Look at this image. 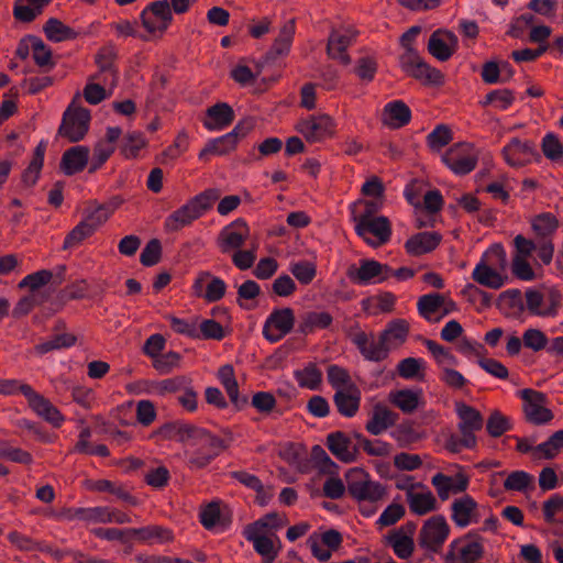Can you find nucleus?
Masks as SVG:
<instances>
[{"label":"nucleus","instance_id":"28","mask_svg":"<svg viewBox=\"0 0 563 563\" xmlns=\"http://www.w3.org/2000/svg\"><path fill=\"white\" fill-rule=\"evenodd\" d=\"M88 159V147L82 145L73 146L64 152L60 161V168L65 175L71 176L81 172L87 166Z\"/></svg>","mask_w":563,"mask_h":563},{"label":"nucleus","instance_id":"41","mask_svg":"<svg viewBox=\"0 0 563 563\" xmlns=\"http://www.w3.org/2000/svg\"><path fill=\"white\" fill-rule=\"evenodd\" d=\"M261 531L262 530H253V527L247 526L244 536L247 541L253 543L254 550L258 554L274 559L276 555L274 542L267 536L261 534Z\"/></svg>","mask_w":563,"mask_h":563},{"label":"nucleus","instance_id":"42","mask_svg":"<svg viewBox=\"0 0 563 563\" xmlns=\"http://www.w3.org/2000/svg\"><path fill=\"white\" fill-rule=\"evenodd\" d=\"M294 375L300 387L311 390L318 389L322 380V373L313 363L295 371Z\"/></svg>","mask_w":563,"mask_h":563},{"label":"nucleus","instance_id":"4","mask_svg":"<svg viewBox=\"0 0 563 563\" xmlns=\"http://www.w3.org/2000/svg\"><path fill=\"white\" fill-rule=\"evenodd\" d=\"M399 62L402 70L416 79L434 85L442 81L441 71L428 65L415 47L404 48Z\"/></svg>","mask_w":563,"mask_h":563},{"label":"nucleus","instance_id":"20","mask_svg":"<svg viewBox=\"0 0 563 563\" xmlns=\"http://www.w3.org/2000/svg\"><path fill=\"white\" fill-rule=\"evenodd\" d=\"M298 131L309 142H319L332 134L333 121L327 114L310 115L298 124Z\"/></svg>","mask_w":563,"mask_h":563},{"label":"nucleus","instance_id":"33","mask_svg":"<svg viewBox=\"0 0 563 563\" xmlns=\"http://www.w3.org/2000/svg\"><path fill=\"white\" fill-rule=\"evenodd\" d=\"M397 413L389 410L387 407L377 404L372 412L369 420L366 423V430L373 435H379L389 427L395 424Z\"/></svg>","mask_w":563,"mask_h":563},{"label":"nucleus","instance_id":"61","mask_svg":"<svg viewBox=\"0 0 563 563\" xmlns=\"http://www.w3.org/2000/svg\"><path fill=\"white\" fill-rule=\"evenodd\" d=\"M53 278V273L48 269H41L26 275L20 283L19 287H29L32 291L38 290L47 285Z\"/></svg>","mask_w":563,"mask_h":563},{"label":"nucleus","instance_id":"45","mask_svg":"<svg viewBox=\"0 0 563 563\" xmlns=\"http://www.w3.org/2000/svg\"><path fill=\"white\" fill-rule=\"evenodd\" d=\"M76 336L71 333H56L45 342H42L35 346L38 354H46L48 352L62 349H68L75 345Z\"/></svg>","mask_w":563,"mask_h":563},{"label":"nucleus","instance_id":"1","mask_svg":"<svg viewBox=\"0 0 563 563\" xmlns=\"http://www.w3.org/2000/svg\"><path fill=\"white\" fill-rule=\"evenodd\" d=\"M223 432L225 439H220L205 429L187 423H167L162 428V433L165 437L173 438L176 441L191 446H197V450H202L213 456H218L233 439L230 430H224Z\"/></svg>","mask_w":563,"mask_h":563},{"label":"nucleus","instance_id":"46","mask_svg":"<svg viewBox=\"0 0 563 563\" xmlns=\"http://www.w3.org/2000/svg\"><path fill=\"white\" fill-rule=\"evenodd\" d=\"M390 401L402 412H413L419 406V394L411 389H400L390 394Z\"/></svg>","mask_w":563,"mask_h":563},{"label":"nucleus","instance_id":"14","mask_svg":"<svg viewBox=\"0 0 563 563\" xmlns=\"http://www.w3.org/2000/svg\"><path fill=\"white\" fill-rule=\"evenodd\" d=\"M352 343L357 347L363 357L371 362L384 361L390 351V347L385 341L378 336L376 339L374 334H367L364 331H358L352 334Z\"/></svg>","mask_w":563,"mask_h":563},{"label":"nucleus","instance_id":"58","mask_svg":"<svg viewBox=\"0 0 563 563\" xmlns=\"http://www.w3.org/2000/svg\"><path fill=\"white\" fill-rule=\"evenodd\" d=\"M198 328V339L220 341L225 336L223 327L213 319H205Z\"/></svg>","mask_w":563,"mask_h":563},{"label":"nucleus","instance_id":"63","mask_svg":"<svg viewBox=\"0 0 563 563\" xmlns=\"http://www.w3.org/2000/svg\"><path fill=\"white\" fill-rule=\"evenodd\" d=\"M291 274L303 285H308L316 277V265L308 261H299L290 265Z\"/></svg>","mask_w":563,"mask_h":563},{"label":"nucleus","instance_id":"48","mask_svg":"<svg viewBox=\"0 0 563 563\" xmlns=\"http://www.w3.org/2000/svg\"><path fill=\"white\" fill-rule=\"evenodd\" d=\"M543 517L548 523L563 525V496L554 494L543 503Z\"/></svg>","mask_w":563,"mask_h":563},{"label":"nucleus","instance_id":"9","mask_svg":"<svg viewBox=\"0 0 563 563\" xmlns=\"http://www.w3.org/2000/svg\"><path fill=\"white\" fill-rule=\"evenodd\" d=\"M294 325L295 314L292 309H275L271 312L264 323L263 335L268 342L276 343L286 334L290 333Z\"/></svg>","mask_w":563,"mask_h":563},{"label":"nucleus","instance_id":"5","mask_svg":"<svg viewBox=\"0 0 563 563\" xmlns=\"http://www.w3.org/2000/svg\"><path fill=\"white\" fill-rule=\"evenodd\" d=\"M355 231L368 245L374 247L385 244L391 235L390 223L384 216L360 217Z\"/></svg>","mask_w":563,"mask_h":563},{"label":"nucleus","instance_id":"16","mask_svg":"<svg viewBox=\"0 0 563 563\" xmlns=\"http://www.w3.org/2000/svg\"><path fill=\"white\" fill-rule=\"evenodd\" d=\"M250 233V229L244 220L236 219L225 225L218 238V246L223 254L241 249Z\"/></svg>","mask_w":563,"mask_h":563},{"label":"nucleus","instance_id":"25","mask_svg":"<svg viewBox=\"0 0 563 563\" xmlns=\"http://www.w3.org/2000/svg\"><path fill=\"white\" fill-rule=\"evenodd\" d=\"M233 120V109L225 102H218L207 109L203 125L209 131H219L229 126Z\"/></svg>","mask_w":563,"mask_h":563},{"label":"nucleus","instance_id":"19","mask_svg":"<svg viewBox=\"0 0 563 563\" xmlns=\"http://www.w3.org/2000/svg\"><path fill=\"white\" fill-rule=\"evenodd\" d=\"M196 296L206 299L208 302L220 300L227 290L225 282L210 272H201L192 285Z\"/></svg>","mask_w":563,"mask_h":563},{"label":"nucleus","instance_id":"8","mask_svg":"<svg viewBox=\"0 0 563 563\" xmlns=\"http://www.w3.org/2000/svg\"><path fill=\"white\" fill-rule=\"evenodd\" d=\"M523 401V411L529 422L545 424L553 419V413L545 408L547 396L534 389L526 388L518 391Z\"/></svg>","mask_w":563,"mask_h":563},{"label":"nucleus","instance_id":"23","mask_svg":"<svg viewBox=\"0 0 563 563\" xmlns=\"http://www.w3.org/2000/svg\"><path fill=\"white\" fill-rule=\"evenodd\" d=\"M442 236L438 232H419L410 236L405 243V249L408 254L412 256H420L437 249L440 244Z\"/></svg>","mask_w":563,"mask_h":563},{"label":"nucleus","instance_id":"11","mask_svg":"<svg viewBox=\"0 0 563 563\" xmlns=\"http://www.w3.org/2000/svg\"><path fill=\"white\" fill-rule=\"evenodd\" d=\"M358 432L345 433L334 431L327 437V446L330 452L344 463H352L361 450V442L355 438Z\"/></svg>","mask_w":563,"mask_h":563},{"label":"nucleus","instance_id":"55","mask_svg":"<svg viewBox=\"0 0 563 563\" xmlns=\"http://www.w3.org/2000/svg\"><path fill=\"white\" fill-rule=\"evenodd\" d=\"M389 542L398 558L407 559L412 554L415 543L410 536H404L400 531H395L389 537Z\"/></svg>","mask_w":563,"mask_h":563},{"label":"nucleus","instance_id":"52","mask_svg":"<svg viewBox=\"0 0 563 563\" xmlns=\"http://www.w3.org/2000/svg\"><path fill=\"white\" fill-rule=\"evenodd\" d=\"M426 361L420 357H407L398 363L397 371L405 379L421 378V371L424 369Z\"/></svg>","mask_w":563,"mask_h":563},{"label":"nucleus","instance_id":"22","mask_svg":"<svg viewBox=\"0 0 563 563\" xmlns=\"http://www.w3.org/2000/svg\"><path fill=\"white\" fill-rule=\"evenodd\" d=\"M362 393L356 385H350L347 388H339L333 395V402L343 417H354L361 405Z\"/></svg>","mask_w":563,"mask_h":563},{"label":"nucleus","instance_id":"51","mask_svg":"<svg viewBox=\"0 0 563 563\" xmlns=\"http://www.w3.org/2000/svg\"><path fill=\"white\" fill-rule=\"evenodd\" d=\"M550 341L544 332L534 328L527 329L522 334L523 346L533 352L542 350L548 352Z\"/></svg>","mask_w":563,"mask_h":563},{"label":"nucleus","instance_id":"35","mask_svg":"<svg viewBox=\"0 0 563 563\" xmlns=\"http://www.w3.org/2000/svg\"><path fill=\"white\" fill-rule=\"evenodd\" d=\"M445 303V297L439 292H429L418 299L417 308L419 314L429 322H439L441 316L432 318V314L439 312Z\"/></svg>","mask_w":563,"mask_h":563},{"label":"nucleus","instance_id":"10","mask_svg":"<svg viewBox=\"0 0 563 563\" xmlns=\"http://www.w3.org/2000/svg\"><path fill=\"white\" fill-rule=\"evenodd\" d=\"M449 526L442 516L428 519L420 530L418 543L427 552H438L449 536Z\"/></svg>","mask_w":563,"mask_h":563},{"label":"nucleus","instance_id":"27","mask_svg":"<svg viewBox=\"0 0 563 563\" xmlns=\"http://www.w3.org/2000/svg\"><path fill=\"white\" fill-rule=\"evenodd\" d=\"M383 123L393 129H399L411 120V110L402 100H393L385 104Z\"/></svg>","mask_w":563,"mask_h":563},{"label":"nucleus","instance_id":"7","mask_svg":"<svg viewBox=\"0 0 563 563\" xmlns=\"http://www.w3.org/2000/svg\"><path fill=\"white\" fill-rule=\"evenodd\" d=\"M141 20L148 33L165 32L173 21L169 0L148 3L141 12Z\"/></svg>","mask_w":563,"mask_h":563},{"label":"nucleus","instance_id":"26","mask_svg":"<svg viewBox=\"0 0 563 563\" xmlns=\"http://www.w3.org/2000/svg\"><path fill=\"white\" fill-rule=\"evenodd\" d=\"M355 33L345 30V31H332L327 46L328 55L331 58L339 59L344 65L350 63V56L345 53L346 48L351 45Z\"/></svg>","mask_w":563,"mask_h":563},{"label":"nucleus","instance_id":"43","mask_svg":"<svg viewBox=\"0 0 563 563\" xmlns=\"http://www.w3.org/2000/svg\"><path fill=\"white\" fill-rule=\"evenodd\" d=\"M515 101L514 92L509 89H494L489 91L479 103L483 107L492 106L497 110H507Z\"/></svg>","mask_w":563,"mask_h":563},{"label":"nucleus","instance_id":"50","mask_svg":"<svg viewBox=\"0 0 563 563\" xmlns=\"http://www.w3.org/2000/svg\"><path fill=\"white\" fill-rule=\"evenodd\" d=\"M511 429L512 423L510 419L498 410L493 411L487 419L486 430L493 438H498Z\"/></svg>","mask_w":563,"mask_h":563},{"label":"nucleus","instance_id":"39","mask_svg":"<svg viewBox=\"0 0 563 563\" xmlns=\"http://www.w3.org/2000/svg\"><path fill=\"white\" fill-rule=\"evenodd\" d=\"M531 228L538 240H551L559 228V220L550 212H543L531 220Z\"/></svg>","mask_w":563,"mask_h":563},{"label":"nucleus","instance_id":"30","mask_svg":"<svg viewBox=\"0 0 563 563\" xmlns=\"http://www.w3.org/2000/svg\"><path fill=\"white\" fill-rule=\"evenodd\" d=\"M295 34V20H288L280 29L272 48L266 53L267 63L275 62L278 57L286 55L291 46Z\"/></svg>","mask_w":563,"mask_h":563},{"label":"nucleus","instance_id":"18","mask_svg":"<svg viewBox=\"0 0 563 563\" xmlns=\"http://www.w3.org/2000/svg\"><path fill=\"white\" fill-rule=\"evenodd\" d=\"M428 52L438 60L445 62L452 57L459 47L457 36L450 31L437 30L428 41Z\"/></svg>","mask_w":563,"mask_h":563},{"label":"nucleus","instance_id":"57","mask_svg":"<svg viewBox=\"0 0 563 563\" xmlns=\"http://www.w3.org/2000/svg\"><path fill=\"white\" fill-rule=\"evenodd\" d=\"M95 231L88 221H80L65 238L64 250H68L79 244L86 238L90 236Z\"/></svg>","mask_w":563,"mask_h":563},{"label":"nucleus","instance_id":"59","mask_svg":"<svg viewBox=\"0 0 563 563\" xmlns=\"http://www.w3.org/2000/svg\"><path fill=\"white\" fill-rule=\"evenodd\" d=\"M532 482L533 476L529 473L525 471H514L504 482V487L507 490L523 492L532 484Z\"/></svg>","mask_w":563,"mask_h":563},{"label":"nucleus","instance_id":"49","mask_svg":"<svg viewBox=\"0 0 563 563\" xmlns=\"http://www.w3.org/2000/svg\"><path fill=\"white\" fill-rule=\"evenodd\" d=\"M236 143L233 140V136L229 133L210 140L205 148L200 152L199 157L203 158L208 154H217L223 155L234 148Z\"/></svg>","mask_w":563,"mask_h":563},{"label":"nucleus","instance_id":"32","mask_svg":"<svg viewBox=\"0 0 563 563\" xmlns=\"http://www.w3.org/2000/svg\"><path fill=\"white\" fill-rule=\"evenodd\" d=\"M472 278L479 285L499 289L507 283V277L503 276L497 269L488 266L484 260H481L472 272Z\"/></svg>","mask_w":563,"mask_h":563},{"label":"nucleus","instance_id":"21","mask_svg":"<svg viewBox=\"0 0 563 563\" xmlns=\"http://www.w3.org/2000/svg\"><path fill=\"white\" fill-rule=\"evenodd\" d=\"M504 157L510 166H523L531 162L533 157H539V153L533 142H521L519 139H512L503 150Z\"/></svg>","mask_w":563,"mask_h":563},{"label":"nucleus","instance_id":"2","mask_svg":"<svg viewBox=\"0 0 563 563\" xmlns=\"http://www.w3.org/2000/svg\"><path fill=\"white\" fill-rule=\"evenodd\" d=\"M441 159L455 175L464 176L475 169L478 154L473 144L460 142L450 146Z\"/></svg>","mask_w":563,"mask_h":563},{"label":"nucleus","instance_id":"44","mask_svg":"<svg viewBox=\"0 0 563 563\" xmlns=\"http://www.w3.org/2000/svg\"><path fill=\"white\" fill-rule=\"evenodd\" d=\"M27 41H30L36 65L42 68H52L54 66L52 51L43 40L34 35H27Z\"/></svg>","mask_w":563,"mask_h":563},{"label":"nucleus","instance_id":"37","mask_svg":"<svg viewBox=\"0 0 563 563\" xmlns=\"http://www.w3.org/2000/svg\"><path fill=\"white\" fill-rule=\"evenodd\" d=\"M406 496L410 510L416 515L423 516L437 507V499L430 490L424 493L408 490Z\"/></svg>","mask_w":563,"mask_h":563},{"label":"nucleus","instance_id":"6","mask_svg":"<svg viewBox=\"0 0 563 563\" xmlns=\"http://www.w3.org/2000/svg\"><path fill=\"white\" fill-rule=\"evenodd\" d=\"M349 494L360 501L375 503L383 498L384 487L367 479V475L361 470H351L346 474Z\"/></svg>","mask_w":563,"mask_h":563},{"label":"nucleus","instance_id":"3","mask_svg":"<svg viewBox=\"0 0 563 563\" xmlns=\"http://www.w3.org/2000/svg\"><path fill=\"white\" fill-rule=\"evenodd\" d=\"M393 268L372 258H362L358 266L347 268L349 279L358 286H368L383 283L391 277Z\"/></svg>","mask_w":563,"mask_h":563},{"label":"nucleus","instance_id":"62","mask_svg":"<svg viewBox=\"0 0 563 563\" xmlns=\"http://www.w3.org/2000/svg\"><path fill=\"white\" fill-rule=\"evenodd\" d=\"M200 522L209 530L223 523L222 512L218 503L212 501L200 511Z\"/></svg>","mask_w":563,"mask_h":563},{"label":"nucleus","instance_id":"12","mask_svg":"<svg viewBox=\"0 0 563 563\" xmlns=\"http://www.w3.org/2000/svg\"><path fill=\"white\" fill-rule=\"evenodd\" d=\"M21 394L26 398L30 408L46 422L58 428L64 421L60 411L47 398L35 391L30 385L20 387Z\"/></svg>","mask_w":563,"mask_h":563},{"label":"nucleus","instance_id":"54","mask_svg":"<svg viewBox=\"0 0 563 563\" xmlns=\"http://www.w3.org/2000/svg\"><path fill=\"white\" fill-rule=\"evenodd\" d=\"M482 260L488 264V266L499 271H505L507 263V255L504 246L500 243L493 244L484 254Z\"/></svg>","mask_w":563,"mask_h":563},{"label":"nucleus","instance_id":"34","mask_svg":"<svg viewBox=\"0 0 563 563\" xmlns=\"http://www.w3.org/2000/svg\"><path fill=\"white\" fill-rule=\"evenodd\" d=\"M333 318L327 311H307L300 316L297 331L307 335L318 329H328Z\"/></svg>","mask_w":563,"mask_h":563},{"label":"nucleus","instance_id":"31","mask_svg":"<svg viewBox=\"0 0 563 563\" xmlns=\"http://www.w3.org/2000/svg\"><path fill=\"white\" fill-rule=\"evenodd\" d=\"M129 541L135 539L140 542L153 544L172 540L170 530L161 526H146L142 528H128Z\"/></svg>","mask_w":563,"mask_h":563},{"label":"nucleus","instance_id":"15","mask_svg":"<svg viewBox=\"0 0 563 563\" xmlns=\"http://www.w3.org/2000/svg\"><path fill=\"white\" fill-rule=\"evenodd\" d=\"M560 307V299L555 294H550L545 297L539 290L528 288L526 290V303L525 309L530 314L536 317H554L558 313Z\"/></svg>","mask_w":563,"mask_h":563},{"label":"nucleus","instance_id":"53","mask_svg":"<svg viewBox=\"0 0 563 563\" xmlns=\"http://www.w3.org/2000/svg\"><path fill=\"white\" fill-rule=\"evenodd\" d=\"M563 449V429L555 431L545 442L534 448V453L545 459H552Z\"/></svg>","mask_w":563,"mask_h":563},{"label":"nucleus","instance_id":"47","mask_svg":"<svg viewBox=\"0 0 563 563\" xmlns=\"http://www.w3.org/2000/svg\"><path fill=\"white\" fill-rule=\"evenodd\" d=\"M46 144L41 141L34 151L33 158L23 174V181L30 186L34 185L38 178V174L43 167Z\"/></svg>","mask_w":563,"mask_h":563},{"label":"nucleus","instance_id":"40","mask_svg":"<svg viewBox=\"0 0 563 563\" xmlns=\"http://www.w3.org/2000/svg\"><path fill=\"white\" fill-rule=\"evenodd\" d=\"M408 332V323L402 319H396L390 321L379 335L391 349L393 346L404 343L407 339Z\"/></svg>","mask_w":563,"mask_h":563},{"label":"nucleus","instance_id":"36","mask_svg":"<svg viewBox=\"0 0 563 563\" xmlns=\"http://www.w3.org/2000/svg\"><path fill=\"white\" fill-rule=\"evenodd\" d=\"M69 518L92 523H111L110 508L104 506L69 509Z\"/></svg>","mask_w":563,"mask_h":563},{"label":"nucleus","instance_id":"60","mask_svg":"<svg viewBox=\"0 0 563 563\" xmlns=\"http://www.w3.org/2000/svg\"><path fill=\"white\" fill-rule=\"evenodd\" d=\"M329 384L338 390L339 388H347L350 385H355L349 372L339 365H330L327 371Z\"/></svg>","mask_w":563,"mask_h":563},{"label":"nucleus","instance_id":"29","mask_svg":"<svg viewBox=\"0 0 563 563\" xmlns=\"http://www.w3.org/2000/svg\"><path fill=\"white\" fill-rule=\"evenodd\" d=\"M452 520L457 527L465 528L476 522L477 503L468 495L457 498L452 504Z\"/></svg>","mask_w":563,"mask_h":563},{"label":"nucleus","instance_id":"24","mask_svg":"<svg viewBox=\"0 0 563 563\" xmlns=\"http://www.w3.org/2000/svg\"><path fill=\"white\" fill-rule=\"evenodd\" d=\"M200 217L198 208L189 200L165 219L164 227L168 232H178Z\"/></svg>","mask_w":563,"mask_h":563},{"label":"nucleus","instance_id":"64","mask_svg":"<svg viewBox=\"0 0 563 563\" xmlns=\"http://www.w3.org/2000/svg\"><path fill=\"white\" fill-rule=\"evenodd\" d=\"M541 146L544 156L551 161H558L563 156V145L554 133H547Z\"/></svg>","mask_w":563,"mask_h":563},{"label":"nucleus","instance_id":"13","mask_svg":"<svg viewBox=\"0 0 563 563\" xmlns=\"http://www.w3.org/2000/svg\"><path fill=\"white\" fill-rule=\"evenodd\" d=\"M90 122V112L84 108L66 110L63 115L58 133L67 137L70 142L82 140L88 132Z\"/></svg>","mask_w":563,"mask_h":563},{"label":"nucleus","instance_id":"17","mask_svg":"<svg viewBox=\"0 0 563 563\" xmlns=\"http://www.w3.org/2000/svg\"><path fill=\"white\" fill-rule=\"evenodd\" d=\"M456 415L460 419L457 424L459 431L466 435L465 443L467 445L477 443L475 432L481 430L484 423L481 412L464 402H457Z\"/></svg>","mask_w":563,"mask_h":563},{"label":"nucleus","instance_id":"38","mask_svg":"<svg viewBox=\"0 0 563 563\" xmlns=\"http://www.w3.org/2000/svg\"><path fill=\"white\" fill-rule=\"evenodd\" d=\"M43 32L48 41L59 43L77 37V32L65 25L57 18H49L43 26Z\"/></svg>","mask_w":563,"mask_h":563},{"label":"nucleus","instance_id":"56","mask_svg":"<svg viewBox=\"0 0 563 563\" xmlns=\"http://www.w3.org/2000/svg\"><path fill=\"white\" fill-rule=\"evenodd\" d=\"M355 438L361 442V449H363L368 455L372 456H388L391 453V444L382 440L371 441L363 434H356Z\"/></svg>","mask_w":563,"mask_h":563}]
</instances>
